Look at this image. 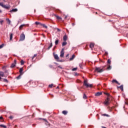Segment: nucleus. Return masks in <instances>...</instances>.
<instances>
[{
  "label": "nucleus",
  "mask_w": 128,
  "mask_h": 128,
  "mask_svg": "<svg viewBox=\"0 0 128 128\" xmlns=\"http://www.w3.org/2000/svg\"><path fill=\"white\" fill-rule=\"evenodd\" d=\"M104 94L107 96L108 97L106 98V100L104 102V104H105V106H108V104H110V93L104 92Z\"/></svg>",
  "instance_id": "f257e3e1"
},
{
  "label": "nucleus",
  "mask_w": 128,
  "mask_h": 128,
  "mask_svg": "<svg viewBox=\"0 0 128 128\" xmlns=\"http://www.w3.org/2000/svg\"><path fill=\"white\" fill-rule=\"evenodd\" d=\"M0 6L3 8H6V10H8L9 8H10V5H5L2 2H0Z\"/></svg>",
  "instance_id": "f03ea898"
},
{
  "label": "nucleus",
  "mask_w": 128,
  "mask_h": 128,
  "mask_svg": "<svg viewBox=\"0 0 128 128\" xmlns=\"http://www.w3.org/2000/svg\"><path fill=\"white\" fill-rule=\"evenodd\" d=\"M84 85L86 88H92V84H88V80H84Z\"/></svg>",
  "instance_id": "7ed1b4c3"
},
{
  "label": "nucleus",
  "mask_w": 128,
  "mask_h": 128,
  "mask_svg": "<svg viewBox=\"0 0 128 128\" xmlns=\"http://www.w3.org/2000/svg\"><path fill=\"white\" fill-rule=\"evenodd\" d=\"M95 72H104V70L100 68L96 67L95 68Z\"/></svg>",
  "instance_id": "20e7f679"
},
{
  "label": "nucleus",
  "mask_w": 128,
  "mask_h": 128,
  "mask_svg": "<svg viewBox=\"0 0 128 128\" xmlns=\"http://www.w3.org/2000/svg\"><path fill=\"white\" fill-rule=\"evenodd\" d=\"M24 38H26V36H24V34H22L20 36V42H22V40H24Z\"/></svg>",
  "instance_id": "39448f33"
},
{
  "label": "nucleus",
  "mask_w": 128,
  "mask_h": 128,
  "mask_svg": "<svg viewBox=\"0 0 128 128\" xmlns=\"http://www.w3.org/2000/svg\"><path fill=\"white\" fill-rule=\"evenodd\" d=\"M64 49L62 48L61 52H60V58H64Z\"/></svg>",
  "instance_id": "423d86ee"
},
{
  "label": "nucleus",
  "mask_w": 128,
  "mask_h": 128,
  "mask_svg": "<svg viewBox=\"0 0 128 128\" xmlns=\"http://www.w3.org/2000/svg\"><path fill=\"white\" fill-rule=\"evenodd\" d=\"M54 58L56 60L57 62H62V60H60V57H58V56L56 54H54Z\"/></svg>",
  "instance_id": "0eeeda50"
},
{
  "label": "nucleus",
  "mask_w": 128,
  "mask_h": 128,
  "mask_svg": "<svg viewBox=\"0 0 128 128\" xmlns=\"http://www.w3.org/2000/svg\"><path fill=\"white\" fill-rule=\"evenodd\" d=\"M16 60L15 59L14 63H12L10 66L11 68H13L14 66H16Z\"/></svg>",
  "instance_id": "6e6552de"
},
{
  "label": "nucleus",
  "mask_w": 128,
  "mask_h": 128,
  "mask_svg": "<svg viewBox=\"0 0 128 128\" xmlns=\"http://www.w3.org/2000/svg\"><path fill=\"white\" fill-rule=\"evenodd\" d=\"M102 94V92H98L95 94V96H100Z\"/></svg>",
  "instance_id": "1a4fd4ad"
},
{
  "label": "nucleus",
  "mask_w": 128,
  "mask_h": 128,
  "mask_svg": "<svg viewBox=\"0 0 128 128\" xmlns=\"http://www.w3.org/2000/svg\"><path fill=\"white\" fill-rule=\"evenodd\" d=\"M24 72V68H20L19 72H20V76H22V74H24V72Z\"/></svg>",
  "instance_id": "9d476101"
},
{
  "label": "nucleus",
  "mask_w": 128,
  "mask_h": 128,
  "mask_svg": "<svg viewBox=\"0 0 128 128\" xmlns=\"http://www.w3.org/2000/svg\"><path fill=\"white\" fill-rule=\"evenodd\" d=\"M0 82H7V83L8 82V80L7 79L4 78L3 80H2V77L1 76H0Z\"/></svg>",
  "instance_id": "9b49d317"
},
{
  "label": "nucleus",
  "mask_w": 128,
  "mask_h": 128,
  "mask_svg": "<svg viewBox=\"0 0 128 128\" xmlns=\"http://www.w3.org/2000/svg\"><path fill=\"white\" fill-rule=\"evenodd\" d=\"M94 44L90 43V48H91V50H92V48H94Z\"/></svg>",
  "instance_id": "f8f14e48"
},
{
  "label": "nucleus",
  "mask_w": 128,
  "mask_h": 128,
  "mask_svg": "<svg viewBox=\"0 0 128 128\" xmlns=\"http://www.w3.org/2000/svg\"><path fill=\"white\" fill-rule=\"evenodd\" d=\"M10 12H18V8H14L10 10Z\"/></svg>",
  "instance_id": "ddd939ff"
},
{
  "label": "nucleus",
  "mask_w": 128,
  "mask_h": 128,
  "mask_svg": "<svg viewBox=\"0 0 128 128\" xmlns=\"http://www.w3.org/2000/svg\"><path fill=\"white\" fill-rule=\"evenodd\" d=\"M68 40V36L66 35H64L63 37V40L64 42H66Z\"/></svg>",
  "instance_id": "4468645a"
},
{
  "label": "nucleus",
  "mask_w": 128,
  "mask_h": 128,
  "mask_svg": "<svg viewBox=\"0 0 128 128\" xmlns=\"http://www.w3.org/2000/svg\"><path fill=\"white\" fill-rule=\"evenodd\" d=\"M26 26V24H22V25L20 26L19 27L20 30H22V28H24V26Z\"/></svg>",
  "instance_id": "2eb2a0df"
},
{
  "label": "nucleus",
  "mask_w": 128,
  "mask_h": 128,
  "mask_svg": "<svg viewBox=\"0 0 128 128\" xmlns=\"http://www.w3.org/2000/svg\"><path fill=\"white\" fill-rule=\"evenodd\" d=\"M0 76H2V78H4V72H0Z\"/></svg>",
  "instance_id": "dca6fc26"
},
{
  "label": "nucleus",
  "mask_w": 128,
  "mask_h": 128,
  "mask_svg": "<svg viewBox=\"0 0 128 128\" xmlns=\"http://www.w3.org/2000/svg\"><path fill=\"white\" fill-rule=\"evenodd\" d=\"M68 111H66V110H63L62 112V114H64V116H66V114H68Z\"/></svg>",
  "instance_id": "f3484780"
},
{
  "label": "nucleus",
  "mask_w": 128,
  "mask_h": 128,
  "mask_svg": "<svg viewBox=\"0 0 128 128\" xmlns=\"http://www.w3.org/2000/svg\"><path fill=\"white\" fill-rule=\"evenodd\" d=\"M6 20L8 24H10V18H6Z\"/></svg>",
  "instance_id": "a211bd4d"
},
{
  "label": "nucleus",
  "mask_w": 128,
  "mask_h": 128,
  "mask_svg": "<svg viewBox=\"0 0 128 128\" xmlns=\"http://www.w3.org/2000/svg\"><path fill=\"white\" fill-rule=\"evenodd\" d=\"M67 42L66 41H64L62 43V46H66L67 44Z\"/></svg>",
  "instance_id": "6ab92c4d"
},
{
  "label": "nucleus",
  "mask_w": 128,
  "mask_h": 128,
  "mask_svg": "<svg viewBox=\"0 0 128 128\" xmlns=\"http://www.w3.org/2000/svg\"><path fill=\"white\" fill-rule=\"evenodd\" d=\"M41 26H43V28H44L47 29L48 28V26H46V24H41Z\"/></svg>",
  "instance_id": "aec40b11"
},
{
  "label": "nucleus",
  "mask_w": 128,
  "mask_h": 128,
  "mask_svg": "<svg viewBox=\"0 0 128 128\" xmlns=\"http://www.w3.org/2000/svg\"><path fill=\"white\" fill-rule=\"evenodd\" d=\"M101 115H102V116H107V117L110 116V115H108V114H101Z\"/></svg>",
  "instance_id": "412c9836"
},
{
  "label": "nucleus",
  "mask_w": 128,
  "mask_h": 128,
  "mask_svg": "<svg viewBox=\"0 0 128 128\" xmlns=\"http://www.w3.org/2000/svg\"><path fill=\"white\" fill-rule=\"evenodd\" d=\"M74 58H76V56L74 54H73L72 58H70V60H74Z\"/></svg>",
  "instance_id": "4be33fe9"
},
{
  "label": "nucleus",
  "mask_w": 128,
  "mask_h": 128,
  "mask_svg": "<svg viewBox=\"0 0 128 128\" xmlns=\"http://www.w3.org/2000/svg\"><path fill=\"white\" fill-rule=\"evenodd\" d=\"M12 36H14V34H12V33H11L10 34V40H12Z\"/></svg>",
  "instance_id": "5701e85b"
},
{
  "label": "nucleus",
  "mask_w": 128,
  "mask_h": 128,
  "mask_svg": "<svg viewBox=\"0 0 128 128\" xmlns=\"http://www.w3.org/2000/svg\"><path fill=\"white\" fill-rule=\"evenodd\" d=\"M83 98L84 100H86L88 98V96H86V94H84Z\"/></svg>",
  "instance_id": "b1692460"
},
{
  "label": "nucleus",
  "mask_w": 128,
  "mask_h": 128,
  "mask_svg": "<svg viewBox=\"0 0 128 128\" xmlns=\"http://www.w3.org/2000/svg\"><path fill=\"white\" fill-rule=\"evenodd\" d=\"M119 88L121 90L122 92H124V86L121 85Z\"/></svg>",
  "instance_id": "393cba45"
},
{
  "label": "nucleus",
  "mask_w": 128,
  "mask_h": 128,
  "mask_svg": "<svg viewBox=\"0 0 128 128\" xmlns=\"http://www.w3.org/2000/svg\"><path fill=\"white\" fill-rule=\"evenodd\" d=\"M42 23L40 22H35V24H36L37 26L38 25H40V26H42Z\"/></svg>",
  "instance_id": "a878e982"
},
{
  "label": "nucleus",
  "mask_w": 128,
  "mask_h": 128,
  "mask_svg": "<svg viewBox=\"0 0 128 128\" xmlns=\"http://www.w3.org/2000/svg\"><path fill=\"white\" fill-rule=\"evenodd\" d=\"M40 120H44L47 124H48V120L46 118H40Z\"/></svg>",
  "instance_id": "bb28decb"
},
{
  "label": "nucleus",
  "mask_w": 128,
  "mask_h": 128,
  "mask_svg": "<svg viewBox=\"0 0 128 128\" xmlns=\"http://www.w3.org/2000/svg\"><path fill=\"white\" fill-rule=\"evenodd\" d=\"M0 128H6V126L4 124H0Z\"/></svg>",
  "instance_id": "cd10ccee"
},
{
  "label": "nucleus",
  "mask_w": 128,
  "mask_h": 128,
  "mask_svg": "<svg viewBox=\"0 0 128 128\" xmlns=\"http://www.w3.org/2000/svg\"><path fill=\"white\" fill-rule=\"evenodd\" d=\"M52 46V43L51 42L50 46L48 47V50H50Z\"/></svg>",
  "instance_id": "c85d7f7f"
},
{
  "label": "nucleus",
  "mask_w": 128,
  "mask_h": 128,
  "mask_svg": "<svg viewBox=\"0 0 128 128\" xmlns=\"http://www.w3.org/2000/svg\"><path fill=\"white\" fill-rule=\"evenodd\" d=\"M58 42H59L58 40H57L55 41L56 46H58Z\"/></svg>",
  "instance_id": "c756f323"
},
{
  "label": "nucleus",
  "mask_w": 128,
  "mask_h": 128,
  "mask_svg": "<svg viewBox=\"0 0 128 128\" xmlns=\"http://www.w3.org/2000/svg\"><path fill=\"white\" fill-rule=\"evenodd\" d=\"M22 78V75L20 74L16 78V80H20V78Z\"/></svg>",
  "instance_id": "7c9ffc66"
},
{
  "label": "nucleus",
  "mask_w": 128,
  "mask_h": 128,
  "mask_svg": "<svg viewBox=\"0 0 128 128\" xmlns=\"http://www.w3.org/2000/svg\"><path fill=\"white\" fill-rule=\"evenodd\" d=\"M24 62L23 60H22L20 61V64H21V66H24Z\"/></svg>",
  "instance_id": "2f4dec72"
},
{
  "label": "nucleus",
  "mask_w": 128,
  "mask_h": 128,
  "mask_svg": "<svg viewBox=\"0 0 128 128\" xmlns=\"http://www.w3.org/2000/svg\"><path fill=\"white\" fill-rule=\"evenodd\" d=\"M4 46V44H2L1 45H0V49L2 48Z\"/></svg>",
  "instance_id": "473e14b6"
},
{
  "label": "nucleus",
  "mask_w": 128,
  "mask_h": 128,
  "mask_svg": "<svg viewBox=\"0 0 128 128\" xmlns=\"http://www.w3.org/2000/svg\"><path fill=\"white\" fill-rule=\"evenodd\" d=\"M56 18H57V20H62V18H60V16H56Z\"/></svg>",
  "instance_id": "72a5a7b5"
},
{
  "label": "nucleus",
  "mask_w": 128,
  "mask_h": 128,
  "mask_svg": "<svg viewBox=\"0 0 128 128\" xmlns=\"http://www.w3.org/2000/svg\"><path fill=\"white\" fill-rule=\"evenodd\" d=\"M112 82L114 84V82H116V83H118V81H116V80H112Z\"/></svg>",
  "instance_id": "f704fd0d"
},
{
  "label": "nucleus",
  "mask_w": 128,
  "mask_h": 128,
  "mask_svg": "<svg viewBox=\"0 0 128 128\" xmlns=\"http://www.w3.org/2000/svg\"><path fill=\"white\" fill-rule=\"evenodd\" d=\"M37 56H38V54H34V56L32 57V60H34V58H36Z\"/></svg>",
  "instance_id": "c9c22d12"
},
{
  "label": "nucleus",
  "mask_w": 128,
  "mask_h": 128,
  "mask_svg": "<svg viewBox=\"0 0 128 128\" xmlns=\"http://www.w3.org/2000/svg\"><path fill=\"white\" fill-rule=\"evenodd\" d=\"M110 62H112V61L110 60V59H108V64H110Z\"/></svg>",
  "instance_id": "e433bc0d"
},
{
  "label": "nucleus",
  "mask_w": 128,
  "mask_h": 128,
  "mask_svg": "<svg viewBox=\"0 0 128 128\" xmlns=\"http://www.w3.org/2000/svg\"><path fill=\"white\" fill-rule=\"evenodd\" d=\"M79 66L80 68H82V64H79Z\"/></svg>",
  "instance_id": "4c0bfd02"
},
{
  "label": "nucleus",
  "mask_w": 128,
  "mask_h": 128,
  "mask_svg": "<svg viewBox=\"0 0 128 128\" xmlns=\"http://www.w3.org/2000/svg\"><path fill=\"white\" fill-rule=\"evenodd\" d=\"M112 68V67L110 66H108L107 67V70H110Z\"/></svg>",
  "instance_id": "58836bf2"
},
{
  "label": "nucleus",
  "mask_w": 128,
  "mask_h": 128,
  "mask_svg": "<svg viewBox=\"0 0 128 128\" xmlns=\"http://www.w3.org/2000/svg\"><path fill=\"white\" fill-rule=\"evenodd\" d=\"M78 70V68H74L72 69V72H74Z\"/></svg>",
  "instance_id": "ea45409f"
},
{
  "label": "nucleus",
  "mask_w": 128,
  "mask_h": 128,
  "mask_svg": "<svg viewBox=\"0 0 128 128\" xmlns=\"http://www.w3.org/2000/svg\"><path fill=\"white\" fill-rule=\"evenodd\" d=\"M53 86H54V84H51L48 86L49 88H52Z\"/></svg>",
  "instance_id": "a19ab883"
},
{
  "label": "nucleus",
  "mask_w": 128,
  "mask_h": 128,
  "mask_svg": "<svg viewBox=\"0 0 128 128\" xmlns=\"http://www.w3.org/2000/svg\"><path fill=\"white\" fill-rule=\"evenodd\" d=\"M3 22H4V20H0V24H1L2 26Z\"/></svg>",
  "instance_id": "79ce46f5"
},
{
  "label": "nucleus",
  "mask_w": 128,
  "mask_h": 128,
  "mask_svg": "<svg viewBox=\"0 0 128 128\" xmlns=\"http://www.w3.org/2000/svg\"><path fill=\"white\" fill-rule=\"evenodd\" d=\"M108 53L107 52H105L104 55L105 56H108Z\"/></svg>",
  "instance_id": "37998d69"
},
{
  "label": "nucleus",
  "mask_w": 128,
  "mask_h": 128,
  "mask_svg": "<svg viewBox=\"0 0 128 128\" xmlns=\"http://www.w3.org/2000/svg\"><path fill=\"white\" fill-rule=\"evenodd\" d=\"M9 118H10V120H12L14 118V117L12 116H10Z\"/></svg>",
  "instance_id": "c03bdc74"
},
{
  "label": "nucleus",
  "mask_w": 128,
  "mask_h": 128,
  "mask_svg": "<svg viewBox=\"0 0 128 128\" xmlns=\"http://www.w3.org/2000/svg\"><path fill=\"white\" fill-rule=\"evenodd\" d=\"M0 120H4V118H2V116H0Z\"/></svg>",
  "instance_id": "a18cd8bd"
},
{
  "label": "nucleus",
  "mask_w": 128,
  "mask_h": 128,
  "mask_svg": "<svg viewBox=\"0 0 128 128\" xmlns=\"http://www.w3.org/2000/svg\"><path fill=\"white\" fill-rule=\"evenodd\" d=\"M116 84H118V86L120 85V82H118V83H116Z\"/></svg>",
  "instance_id": "49530a36"
},
{
  "label": "nucleus",
  "mask_w": 128,
  "mask_h": 128,
  "mask_svg": "<svg viewBox=\"0 0 128 128\" xmlns=\"http://www.w3.org/2000/svg\"><path fill=\"white\" fill-rule=\"evenodd\" d=\"M58 68H62V66H58Z\"/></svg>",
  "instance_id": "de8ad7c7"
},
{
  "label": "nucleus",
  "mask_w": 128,
  "mask_h": 128,
  "mask_svg": "<svg viewBox=\"0 0 128 128\" xmlns=\"http://www.w3.org/2000/svg\"><path fill=\"white\" fill-rule=\"evenodd\" d=\"M50 68H52V65H50Z\"/></svg>",
  "instance_id": "09e8293b"
},
{
  "label": "nucleus",
  "mask_w": 128,
  "mask_h": 128,
  "mask_svg": "<svg viewBox=\"0 0 128 128\" xmlns=\"http://www.w3.org/2000/svg\"><path fill=\"white\" fill-rule=\"evenodd\" d=\"M32 84H36V82H32Z\"/></svg>",
  "instance_id": "8fccbe9b"
},
{
  "label": "nucleus",
  "mask_w": 128,
  "mask_h": 128,
  "mask_svg": "<svg viewBox=\"0 0 128 128\" xmlns=\"http://www.w3.org/2000/svg\"><path fill=\"white\" fill-rule=\"evenodd\" d=\"M68 54L66 56V58H68Z\"/></svg>",
  "instance_id": "3c124183"
},
{
  "label": "nucleus",
  "mask_w": 128,
  "mask_h": 128,
  "mask_svg": "<svg viewBox=\"0 0 128 128\" xmlns=\"http://www.w3.org/2000/svg\"><path fill=\"white\" fill-rule=\"evenodd\" d=\"M72 25L74 26V23H72Z\"/></svg>",
  "instance_id": "603ef678"
},
{
  "label": "nucleus",
  "mask_w": 128,
  "mask_h": 128,
  "mask_svg": "<svg viewBox=\"0 0 128 128\" xmlns=\"http://www.w3.org/2000/svg\"><path fill=\"white\" fill-rule=\"evenodd\" d=\"M58 30L59 31V32H60V29H58Z\"/></svg>",
  "instance_id": "864d4df0"
},
{
  "label": "nucleus",
  "mask_w": 128,
  "mask_h": 128,
  "mask_svg": "<svg viewBox=\"0 0 128 128\" xmlns=\"http://www.w3.org/2000/svg\"><path fill=\"white\" fill-rule=\"evenodd\" d=\"M56 88H60V87H59V86H58V87Z\"/></svg>",
  "instance_id": "5fc2aeb1"
},
{
  "label": "nucleus",
  "mask_w": 128,
  "mask_h": 128,
  "mask_svg": "<svg viewBox=\"0 0 128 128\" xmlns=\"http://www.w3.org/2000/svg\"><path fill=\"white\" fill-rule=\"evenodd\" d=\"M0 12H2V10H0Z\"/></svg>",
  "instance_id": "6e6d98bb"
},
{
  "label": "nucleus",
  "mask_w": 128,
  "mask_h": 128,
  "mask_svg": "<svg viewBox=\"0 0 128 128\" xmlns=\"http://www.w3.org/2000/svg\"><path fill=\"white\" fill-rule=\"evenodd\" d=\"M96 14H98V12H96Z\"/></svg>",
  "instance_id": "4d7b16f0"
},
{
  "label": "nucleus",
  "mask_w": 128,
  "mask_h": 128,
  "mask_svg": "<svg viewBox=\"0 0 128 128\" xmlns=\"http://www.w3.org/2000/svg\"><path fill=\"white\" fill-rule=\"evenodd\" d=\"M33 88H34V86H32Z\"/></svg>",
  "instance_id": "13d9d810"
}]
</instances>
